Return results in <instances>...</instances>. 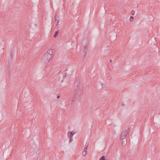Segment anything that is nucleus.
Listing matches in <instances>:
<instances>
[{
	"mask_svg": "<svg viewBox=\"0 0 160 160\" xmlns=\"http://www.w3.org/2000/svg\"><path fill=\"white\" fill-rule=\"evenodd\" d=\"M78 82L76 81L74 84V94H73L72 101H75L76 99V98L78 96V99L79 100H80L82 98L81 95L82 93V90H80L79 87L78 86Z\"/></svg>",
	"mask_w": 160,
	"mask_h": 160,
	"instance_id": "nucleus-1",
	"label": "nucleus"
},
{
	"mask_svg": "<svg viewBox=\"0 0 160 160\" xmlns=\"http://www.w3.org/2000/svg\"><path fill=\"white\" fill-rule=\"evenodd\" d=\"M51 58V57H50L49 55L48 56V55L45 53L42 58L41 60L42 62H44L45 63H47L48 62Z\"/></svg>",
	"mask_w": 160,
	"mask_h": 160,
	"instance_id": "nucleus-2",
	"label": "nucleus"
},
{
	"mask_svg": "<svg viewBox=\"0 0 160 160\" xmlns=\"http://www.w3.org/2000/svg\"><path fill=\"white\" fill-rule=\"evenodd\" d=\"M127 135V133L126 132L124 131H123L121 134V138L122 139H125Z\"/></svg>",
	"mask_w": 160,
	"mask_h": 160,
	"instance_id": "nucleus-3",
	"label": "nucleus"
},
{
	"mask_svg": "<svg viewBox=\"0 0 160 160\" xmlns=\"http://www.w3.org/2000/svg\"><path fill=\"white\" fill-rule=\"evenodd\" d=\"M75 133L74 131H69L68 133V138H72L73 135Z\"/></svg>",
	"mask_w": 160,
	"mask_h": 160,
	"instance_id": "nucleus-4",
	"label": "nucleus"
},
{
	"mask_svg": "<svg viewBox=\"0 0 160 160\" xmlns=\"http://www.w3.org/2000/svg\"><path fill=\"white\" fill-rule=\"evenodd\" d=\"M52 49H49L45 53L48 55V56L49 55L50 57H51V55L52 54Z\"/></svg>",
	"mask_w": 160,
	"mask_h": 160,
	"instance_id": "nucleus-5",
	"label": "nucleus"
},
{
	"mask_svg": "<svg viewBox=\"0 0 160 160\" xmlns=\"http://www.w3.org/2000/svg\"><path fill=\"white\" fill-rule=\"evenodd\" d=\"M87 148H84V151L82 153V154L83 155L85 156L86 155L87 153Z\"/></svg>",
	"mask_w": 160,
	"mask_h": 160,
	"instance_id": "nucleus-6",
	"label": "nucleus"
},
{
	"mask_svg": "<svg viewBox=\"0 0 160 160\" xmlns=\"http://www.w3.org/2000/svg\"><path fill=\"white\" fill-rule=\"evenodd\" d=\"M59 33V31L58 30L55 32L54 35V37L56 38L58 35Z\"/></svg>",
	"mask_w": 160,
	"mask_h": 160,
	"instance_id": "nucleus-7",
	"label": "nucleus"
},
{
	"mask_svg": "<svg viewBox=\"0 0 160 160\" xmlns=\"http://www.w3.org/2000/svg\"><path fill=\"white\" fill-rule=\"evenodd\" d=\"M86 48H87L86 46H85L84 48V50L83 51V52H84V55H83V56H84V58L85 57V56H86Z\"/></svg>",
	"mask_w": 160,
	"mask_h": 160,
	"instance_id": "nucleus-8",
	"label": "nucleus"
},
{
	"mask_svg": "<svg viewBox=\"0 0 160 160\" xmlns=\"http://www.w3.org/2000/svg\"><path fill=\"white\" fill-rule=\"evenodd\" d=\"M99 160H106L105 156H102L99 159Z\"/></svg>",
	"mask_w": 160,
	"mask_h": 160,
	"instance_id": "nucleus-9",
	"label": "nucleus"
},
{
	"mask_svg": "<svg viewBox=\"0 0 160 160\" xmlns=\"http://www.w3.org/2000/svg\"><path fill=\"white\" fill-rule=\"evenodd\" d=\"M133 20H134V17L132 16H131L130 17V21L131 22H132L133 21Z\"/></svg>",
	"mask_w": 160,
	"mask_h": 160,
	"instance_id": "nucleus-10",
	"label": "nucleus"
},
{
	"mask_svg": "<svg viewBox=\"0 0 160 160\" xmlns=\"http://www.w3.org/2000/svg\"><path fill=\"white\" fill-rule=\"evenodd\" d=\"M55 23H56V22L57 25H58V23L59 22V21H58L57 20H56V16L55 17Z\"/></svg>",
	"mask_w": 160,
	"mask_h": 160,
	"instance_id": "nucleus-11",
	"label": "nucleus"
},
{
	"mask_svg": "<svg viewBox=\"0 0 160 160\" xmlns=\"http://www.w3.org/2000/svg\"><path fill=\"white\" fill-rule=\"evenodd\" d=\"M65 71H64L63 72V73H62V74H63V76L64 77H66V73L65 72Z\"/></svg>",
	"mask_w": 160,
	"mask_h": 160,
	"instance_id": "nucleus-12",
	"label": "nucleus"
},
{
	"mask_svg": "<svg viewBox=\"0 0 160 160\" xmlns=\"http://www.w3.org/2000/svg\"><path fill=\"white\" fill-rule=\"evenodd\" d=\"M130 130V129L129 128H128L126 131H124L126 132L128 134V133L129 132Z\"/></svg>",
	"mask_w": 160,
	"mask_h": 160,
	"instance_id": "nucleus-13",
	"label": "nucleus"
},
{
	"mask_svg": "<svg viewBox=\"0 0 160 160\" xmlns=\"http://www.w3.org/2000/svg\"><path fill=\"white\" fill-rule=\"evenodd\" d=\"M69 138V142H71L72 141V138Z\"/></svg>",
	"mask_w": 160,
	"mask_h": 160,
	"instance_id": "nucleus-14",
	"label": "nucleus"
},
{
	"mask_svg": "<svg viewBox=\"0 0 160 160\" xmlns=\"http://www.w3.org/2000/svg\"><path fill=\"white\" fill-rule=\"evenodd\" d=\"M131 13L132 15H133L134 13V11H133V10H132L131 11Z\"/></svg>",
	"mask_w": 160,
	"mask_h": 160,
	"instance_id": "nucleus-15",
	"label": "nucleus"
},
{
	"mask_svg": "<svg viewBox=\"0 0 160 160\" xmlns=\"http://www.w3.org/2000/svg\"><path fill=\"white\" fill-rule=\"evenodd\" d=\"M88 144H87V143L85 145L84 148H87Z\"/></svg>",
	"mask_w": 160,
	"mask_h": 160,
	"instance_id": "nucleus-16",
	"label": "nucleus"
},
{
	"mask_svg": "<svg viewBox=\"0 0 160 160\" xmlns=\"http://www.w3.org/2000/svg\"><path fill=\"white\" fill-rule=\"evenodd\" d=\"M122 105V106H124L125 105L124 102H121Z\"/></svg>",
	"mask_w": 160,
	"mask_h": 160,
	"instance_id": "nucleus-17",
	"label": "nucleus"
},
{
	"mask_svg": "<svg viewBox=\"0 0 160 160\" xmlns=\"http://www.w3.org/2000/svg\"><path fill=\"white\" fill-rule=\"evenodd\" d=\"M60 98V96L59 95L57 97V98H58V99L59 98Z\"/></svg>",
	"mask_w": 160,
	"mask_h": 160,
	"instance_id": "nucleus-18",
	"label": "nucleus"
},
{
	"mask_svg": "<svg viewBox=\"0 0 160 160\" xmlns=\"http://www.w3.org/2000/svg\"><path fill=\"white\" fill-rule=\"evenodd\" d=\"M11 57H12V54L11 53Z\"/></svg>",
	"mask_w": 160,
	"mask_h": 160,
	"instance_id": "nucleus-19",
	"label": "nucleus"
},
{
	"mask_svg": "<svg viewBox=\"0 0 160 160\" xmlns=\"http://www.w3.org/2000/svg\"><path fill=\"white\" fill-rule=\"evenodd\" d=\"M110 61L111 62H112V60H111V59H110Z\"/></svg>",
	"mask_w": 160,
	"mask_h": 160,
	"instance_id": "nucleus-20",
	"label": "nucleus"
}]
</instances>
